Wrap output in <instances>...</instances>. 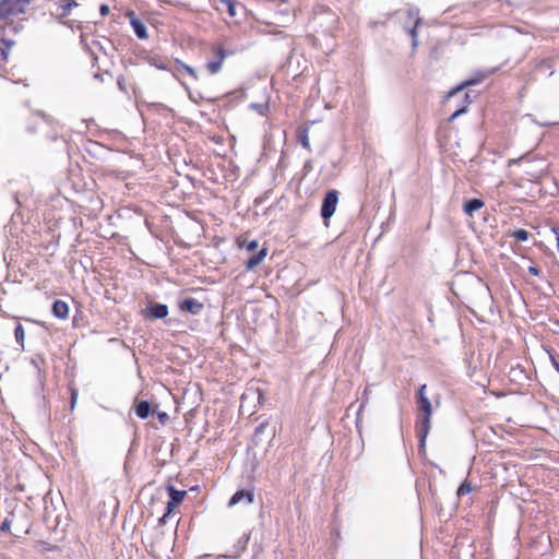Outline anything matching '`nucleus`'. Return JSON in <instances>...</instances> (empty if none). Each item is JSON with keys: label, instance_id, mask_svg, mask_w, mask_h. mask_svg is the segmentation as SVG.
Segmentation results:
<instances>
[{"label": "nucleus", "instance_id": "f257e3e1", "mask_svg": "<svg viewBox=\"0 0 559 559\" xmlns=\"http://www.w3.org/2000/svg\"><path fill=\"white\" fill-rule=\"evenodd\" d=\"M426 389L427 385L423 384L419 386L417 396H416V404L419 408V411L423 413L421 419L418 421L419 426V439L421 447L425 444V440L427 438V435L430 430V417L432 414L431 403L426 395Z\"/></svg>", "mask_w": 559, "mask_h": 559}, {"label": "nucleus", "instance_id": "f03ea898", "mask_svg": "<svg viewBox=\"0 0 559 559\" xmlns=\"http://www.w3.org/2000/svg\"><path fill=\"white\" fill-rule=\"evenodd\" d=\"M31 0H1L0 1V31L5 32L13 24L14 17L25 12Z\"/></svg>", "mask_w": 559, "mask_h": 559}, {"label": "nucleus", "instance_id": "7ed1b4c3", "mask_svg": "<svg viewBox=\"0 0 559 559\" xmlns=\"http://www.w3.org/2000/svg\"><path fill=\"white\" fill-rule=\"evenodd\" d=\"M211 51L213 53V59L207 61L205 64L206 70L210 74H216L222 70L224 60L226 57L233 55V51L226 50L222 45L214 44L211 47Z\"/></svg>", "mask_w": 559, "mask_h": 559}, {"label": "nucleus", "instance_id": "20e7f679", "mask_svg": "<svg viewBox=\"0 0 559 559\" xmlns=\"http://www.w3.org/2000/svg\"><path fill=\"white\" fill-rule=\"evenodd\" d=\"M338 202V192L336 190H329L322 201L321 216L326 222L335 213Z\"/></svg>", "mask_w": 559, "mask_h": 559}, {"label": "nucleus", "instance_id": "39448f33", "mask_svg": "<svg viewBox=\"0 0 559 559\" xmlns=\"http://www.w3.org/2000/svg\"><path fill=\"white\" fill-rule=\"evenodd\" d=\"M167 490L169 493V501L167 502L166 512L159 520L160 522L166 521V518L173 512V510L176 507H178L182 502V500L187 493L185 490H177L173 485H169L167 487Z\"/></svg>", "mask_w": 559, "mask_h": 559}, {"label": "nucleus", "instance_id": "423d86ee", "mask_svg": "<svg viewBox=\"0 0 559 559\" xmlns=\"http://www.w3.org/2000/svg\"><path fill=\"white\" fill-rule=\"evenodd\" d=\"M126 15L129 19V22L133 27V31L136 34V36L140 39H146L148 37V34L144 23L136 16V14L133 11H128Z\"/></svg>", "mask_w": 559, "mask_h": 559}, {"label": "nucleus", "instance_id": "0eeeda50", "mask_svg": "<svg viewBox=\"0 0 559 559\" xmlns=\"http://www.w3.org/2000/svg\"><path fill=\"white\" fill-rule=\"evenodd\" d=\"M181 311H187L191 314H200L204 305L195 298H186L179 304Z\"/></svg>", "mask_w": 559, "mask_h": 559}, {"label": "nucleus", "instance_id": "6e6552de", "mask_svg": "<svg viewBox=\"0 0 559 559\" xmlns=\"http://www.w3.org/2000/svg\"><path fill=\"white\" fill-rule=\"evenodd\" d=\"M145 316L152 319H164L168 316V307L164 304L151 302L145 309Z\"/></svg>", "mask_w": 559, "mask_h": 559}, {"label": "nucleus", "instance_id": "1a4fd4ad", "mask_svg": "<svg viewBox=\"0 0 559 559\" xmlns=\"http://www.w3.org/2000/svg\"><path fill=\"white\" fill-rule=\"evenodd\" d=\"M253 501V492L248 490L236 491L228 501V507L231 508L240 502L250 504Z\"/></svg>", "mask_w": 559, "mask_h": 559}, {"label": "nucleus", "instance_id": "9d476101", "mask_svg": "<svg viewBox=\"0 0 559 559\" xmlns=\"http://www.w3.org/2000/svg\"><path fill=\"white\" fill-rule=\"evenodd\" d=\"M52 314L61 320H66L69 317V306L63 300H55L51 307Z\"/></svg>", "mask_w": 559, "mask_h": 559}, {"label": "nucleus", "instance_id": "9b49d317", "mask_svg": "<svg viewBox=\"0 0 559 559\" xmlns=\"http://www.w3.org/2000/svg\"><path fill=\"white\" fill-rule=\"evenodd\" d=\"M266 254H267V249L262 248L258 253L253 254L250 259L247 260L246 269L247 270L255 269L258 265L261 264V262L264 260Z\"/></svg>", "mask_w": 559, "mask_h": 559}, {"label": "nucleus", "instance_id": "f8f14e48", "mask_svg": "<svg viewBox=\"0 0 559 559\" xmlns=\"http://www.w3.org/2000/svg\"><path fill=\"white\" fill-rule=\"evenodd\" d=\"M484 206V202L480 199H471L464 203L465 214L472 216L475 211H478Z\"/></svg>", "mask_w": 559, "mask_h": 559}, {"label": "nucleus", "instance_id": "ddd939ff", "mask_svg": "<svg viewBox=\"0 0 559 559\" xmlns=\"http://www.w3.org/2000/svg\"><path fill=\"white\" fill-rule=\"evenodd\" d=\"M14 45L12 39L7 38L5 34H3L0 38V55L3 60H5L9 56L11 47Z\"/></svg>", "mask_w": 559, "mask_h": 559}, {"label": "nucleus", "instance_id": "4468645a", "mask_svg": "<svg viewBox=\"0 0 559 559\" xmlns=\"http://www.w3.org/2000/svg\"><path fill=\"white\" fill-rule=\"evenodd\" d=\"M150 413H151V405L147 401H140L135 405V414L141 419L147 418Z\"/></svg>", "mask_w": 559, "mask_h": 559}, {"label": "nucleus", "instance_id": "2eb2a0df", "mask_svg": "<svg viewBox=\"0 0 559 559\" xmlns=\"http://www.w3.org/2000/svg\"><path fill=\"white\" fill-rule=\"evenodd\" d=\"M218 2L217 9L223 10L226 9L229 16L234 17L236 16V7L237 3L233 0H216Z\"/></svg>", "mask_w": 559, "mask_h": 559}, {"label": "nucleus", "instance_id": "dca6fc26", "mask_svg": "<svg viewBox=\"0 0 559 559\" xmlns=\"http://www.w3.org/2000/svg\"><path fill=\"white\" fill-rule=\"evenodd\" d=\"M59 8L62 10L61 16L66 17L71 13V10L79 5L75 0H59Z\"/></svg>", "mask_w": 559, "mask_h": 559}, {"label": "nucleus", "instance_id": "f3484780", "mask_svg": "<svg viewBox=\"0 0 559 559\" xmlns=\"http://www.w3.org/2000/svg\"><path fill=\"white\" fill-rule=\"evenodd\" d=\"M423 22V19L421 17H416L415 22H414V26L412 28L408 29V34L411 35L412 37V46H413V49H416V47L418 46V27L419 25L421 24Z\"/></svg>", "mask_w": 559, "mask_h": 559}, {"label": "nucleus", "instance_id": "a211bd4d", "mask_svg": "<svg viewBox=\"0 0 559 559\" xmlns=\"http://www.w3.org/2000/svg\"><path fill=\"white\" fill-rule=\"evenodd\" d=\"M479 82V80H468V81H465L463 82L461 85L454 87L453 90H451L449 92V97H453L460 93L463 92V90L466 87V86H469V85H474V84H477Z\"/></svg>", "mask_w": 559, "mask_h": 559}, {"label": "nucleus", "instance_id": "6ab92c4d", "mask_svg": "<svg viewBox=\"0 0 559 559\" xmlns=\"http://www.w3.org/2000/svg\"><path fill=\"white\" fill-rule=\"evenodd\" d=\"M14 336L16 343L24 348V341H25V330L22 324H17L14 330Z\"/></svg>", "mask_w": 559, "mask_h": 559}, {"label": "nucleus", "instance_id": "aec40b11", "mask_svg": "<svg viewBox=\"0 0 559 559\" xmlns=\"http://www.w3.org/2000/svg\"><path fill=\"white\" fill-rule=\"evenodd\" d=\"M530 233L525 229L519 228L513 231V237L518 241H525L528 239Z\"/></svg>", "mask_w": 559, "mask_h": 559}, {"label": "nucleus", "instance_id": "412c9836", "mask_svg": "<svg viewBox=\"0 0 559 559\" xmlns=\"http://www.w3.org/2000/svg\"><path fill=\"white\" fill-rule=\"evenodd\" d=\"M472 491V485L465 480L464 483L461 484V486L459 487L457 491H456V495L459 497H462L464 495H467Z\"/></svg>", "mask_w": 559, "mask_h": 559}, {"label": "nucleus", "instance_id": "4be33fe9", "mask_svg": "<svg viewBox=\"0 0 559 559\" xmlns=\"http://www.w3.org/2000/svg\"><path fill=\"white\" fill-rule=\"evenodd\" d=\"M467 110V104L462 106L461 108L456 109L450 117H449V121L452 122L454 121L459 116H461L462 114L466 112Z\"/></svg>", "mask_w": 559, "mask_h": 559}, {"label": "nucleus", "instance_id": "5701e85b", "mask_svg": "<svg viewBox=\"0 0 559 559\" xmlns=\"http://www.w3.org/2000/svg\"><path fill=\"white\" fill-rule=\"evenodd\" d=\"M300 144L302 145V147L310 151V142L307 130H304L302 135L300 136Z\"/></svg>", "mask_w": 559, "mask_h": 559}, {"label": "nucleus", "instance_id": "b1692460", "mask_svg": "<svg viewBox=\"0 0 559 559\" xmlns=\"http://www.w3.org/2000/svg\"><path fill=\"white\" fill-rule=\"evenodd\" d=\"M14 520V514H11V518H5L1 524V531L7 532L10 530L12 522Z\"/></svg>", "mask_w": 559, "mask_h": 559}, {"label": "nucleus", "instance_id": "393cba45", "mask_svg": "<svg viewBox=\"0 0 559 559\" xmlns=\"http://www.w3.org/2000/svg\"><path fill=\"white\" fill-rule=\"evenodd\" d=\"M179 64H180V67H181L182 69H185V70L187 71V73H189V74H190L194 80H198V74H197L195 70H194L192 67H190V66H188V64H185L183 62H179Z\"/></svg>", "mask_w": 559, "mask_h": 559}, {"label": "nucleus", "instance_id": "a878e982", "mask_svg": "<svg viewBox=\"0 0 559 559\" xmlns=\"http://www.w3.org/2000/svg\"><path fill=\"white\" fill-rule=\"evenodd\" d=\"M153 413H155V409H153ZM156 415L162 425H166L169 420V416L166 412H156Z\"/></svg>", "mask_w": 559, "mask_h": 559}, {"label": "nucleus", "instance_id": "bb28decb", "mask_svg": "<svg viewBox=\"0 0 559 559\" xmlns=\"http://www.w3.org/2000/svg\"><path fill=\"white\" fill-rule=\"evenodd\" d=\"M239 246L245 247L248 251H254L258 248L259 243L257 240H251L247 243H239Z\"/></svg>", "mask_w": 559, "mask_h": 559}, {"label": "nucleus", "instance_id": "cd10ccee", "mask_svg": "<svg viewBox=\"0 0 559 559\" xmlns=\"http://www.w3.org/2000/svg\"><path fill=\"white\" fill-rule=\"evenodd\" d=\"M248 540H249V536H243V537H241V538L238 540V547H239V550H245V549H246V546H247Z\"/></svg>", "mask_w": 559, "mask_h": 559}, {"label": "nucleus", "instance_id": "c85d7f7f", "mask_svg": "<svg viewBox=\"0 0 559 559\" xmlns=\"http://www.w3.org/2000/svg\"><path fill=\"white\" fill-rule=\"evenodd\" d=\"M366 404H367V399H366L365 401H362V402H361V404H360V406H359V409H358V412H357V423H356V424H357V427H359V423H360V420H361V418H360V413L362 412V409H364V407L366 406Z\"/></svg>", "mask_w": 559, "mask_h": 559}, {"label": "nucleus", "instance_id": "c756f323", "mask_svg": "<svg viewBox=\"0 0 559 559\" xmlns=\"http://www.w3.org/2000/svg\"><path fill=\"white\" fill-rule=\"evenodd\" d=\"M251 107L254 108L255 110H258L261 115L264 114V110L266 108L265 105H261V104H252Z\"/></svg>", "mask_w": 559, "mask_h": 559}, {"label": "nucleus", "instance_id": "7c9ffc66", "mask_svg": "<svg viewBox=\"0 0 559 559\" xmlns=\"http://www.w3.org/2000/svg\"><path fill=\"white\" fill-rule=\"evenodd\" d=\"M528 272L534 276L540 275V270L537 266L531 265L528 266Z\"/></svg>", "mask_w": 559, "mask_h": 559}, {"label": "nucleus", "instance_id": "2f4dec72", "mask_svg": "<svg viewBox=\"0 0 559 559\" xmlns=\"http://www.w3.org/2000/svg\"><path fill=\"white\" fill-rule=\"evenodd\" d=\"M99 13L103 16L108 15L109 14V7L107 4H102L100 8H99Z\"/></svg>", "mask_w": 559, "mask_h": 559}, {"label": "nucleus", "instance_id": "473e14b6", "mask_svg": "<svg viewBox=\"0 0 559 559\" xmlns=\"http://www.w3.org/2000/svg\"><path fill=\"white\" fill-rule=\"evenodd\" d=\"M76 400H78V393L75 390H72V393H71V408L74 407L75 403H76Z\"/></svg>", "mask_w": 559, "mask_h": 559}, {"label": "nucleus", "instance_id": "72a5a7b5", "mask_svg": "<svg viewBox=\"0 0 559 559\" xmlns=\"http://www.w3.org/2000/svg\"><path fill=\"white\" fill-rule=\"evenodd\" d=\"M551 362H552V366L555 367V369L559 372V361L551 356Z\"/></svg>", "mask_w": 559, "mask_h": 559}, {"label": "nucleus", "instance_id": "f704fd0d", "mask_svg": "<svg viewBox=\"0 0 559 559\" xmlns=\"http://www.w3.org/2000/svg\"><path fill=\"white\" fill-rule=\"evenodd\" d=\"M263 429H264V424L259 425V426L255 428V433H257V435H258V433H261V432L263 431Z\"/></svg>", "mask_w": 559, "mask_h": 559}, {"label": "nucleus", "instance_id": "c9c22d12", "mask_svg": "<svg viewBox=\"0 0 559 559\" xmlns=\"http://www.w3.org/2000/svg\"><path fill=\"white\" fill-rule=\"evenodd\" d=\"M94 78H95L96 80H99L100 82H103V81H104V74H102V73H95V74H94Z\"/></svg>", "mask_w": 559, "mask_h": 559}, {"label": "nucleus", "instance_id": "e433bc0d", "mask_svg": "<svg viewBox=\"0 0 559 559\" xmlns=\"http://www.w3.org/2000/svg\"><path fill=\"white\" fill-rule=\"evenodd\" d=\"M522 158H523V157H521V159H522ZM519 160H520V158H518V159H515V158L510 159V160H509V166L518 164V163H519Z\"/></svg>", "mask_w": 559, "mask_h": 559}, {"label": "nucleus", "instance_id": "4c0bfd02", "mask_svg": "<svg viewBox=\"0 0 559 559\" xmlns=\"http://www.w3.org/2000/svg\"><path fill=\"white\" fill-rule=\"evenodd\" d=\"M155 66H156V68L162 69V70H166L167 69L166 66L163 64V63L155 64Z\"/></svg>", "mask_w": 559, "mask_h": 559}, {"label": "nucleus", "instance_id": "58836bf2", "mask_svg": "<svg viewBox=\"0 0 559 559\" xmlns=\"http://www.w3.org/2000/svg\"><path fill=\"white\" fill-rule=\"evenodd\" d=\"M464 99L465 102L468 104L471 100H469V94L468 93H464Z\"/></svg>", "mask_w": 559, "mask_h": 559}]
</instances>
